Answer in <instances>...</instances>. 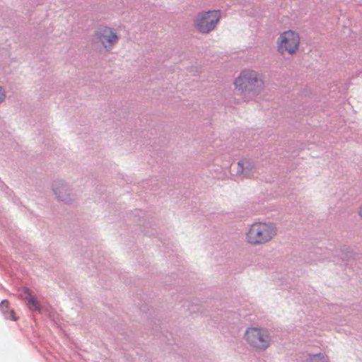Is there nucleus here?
<instances>
[{
  "label": "nucleus",
  "mask_w": 362,
  "mask_h": 362,
  "mask_svg": "<svg viewBox=\"0 0 362 362\" xmlns=\"http://www.w3.org/2000/svg\"><path fill=\"white\" fill-rule=\"evenodd\" d=\"M234 86L245 102H259L262 100L265 82L259 72L252 69H245L235 78Z\"/></svg>",
  "instance_id": "nucleus-1"
},
{
  "label": "nucleus",
  "mask_w": 362,
  "mask_h": 362,
  "mask_svg": "<svg viewBox=\"0 0 362 362\" xmlns=\"http://www.w3.org/2000/svg\"><path fill=\"white\" fill-rule=\"evenodd\" d=\"M95 38L100 42L106 50H110L117 43L119 36L109 27L98 28L94 34Z\"/></svg>",
  "instance_id": "nucleus-6"
},
{
  "label": "nucleus",
  "mask_w": 362,
  "mask_h": 362,
  "mask_svg": "<svg viewBox=\"0 0 362 362\" xmlns=\"http://www.w3.org/2000/svg\"><path fill=\"white\" fill-rule=\"evenodd\" d=\"M4 98H5V93H4V90H2V88L0 87V103L4 100Z\"/></svg>",
  "instance_id": "nucleus-12"
},
{
  "label": "nucleus",
  "mask_w": 362,
  "mask_h": 362,
  "mask_svg": "<svg viewBox=\"0 0 362 362\" xmlns=\"http://www.w3.org/2000/svg\"><path fill=\"white\" fill-rule=\"evenodd\" d=\"M358 214L359 216L362 218V204L361 205V206L359 207V209H358Z\"/></svg>",
  "instance_id": "nucleus-13"
},
{
  "label": "nucleus",
  "mask_w": 362,
  "mask_h": 362,
  "mask_svg": "<svg viewBox=\"0 0 362 362\" xmlns=\"http://www.w3.org/2000/svg\"><path fill=\"white\" fill-rule=\"evenodd\" d=\"M5 317L7 319H11L14 321L17 320V319H18V317H16L13 310L7 311V313H5Z\"/></svg>",
  "instance_id": "nucleus-11"
},
{
  "label": "nucleus",
  "mask_w": 362,
  "mask_h": 362,
  "mask_svg": "<svg viewBox=\"0 0 362 362\" xmlns=\"http://www.w3.org/2000/svg\"><path fill=\"white\" fill-rule=\"evenodd\" d=\"M300 42V37L298 33L292 30H286L277 38V52L281 55H293L299 49Z\"/></svg>",
  "instance_id": "nucleus-3"
},
{
  "label": "nucleus",
  "mask_w": 362,
  "mask_h": 362,
  "mask_svg": "<svg viewBox=\"0 0 362 362\" xmlns=\"http://www.w3.org/2000/svg\"><path fill=\"white\" fill-rule=\"evenodd\" d=\"M245 338L252 347L260 350L267 349L271 341L268 332L257 327L248 328L245 332Z\"/></svg>",
  "instance_id": "nucleus-5"
},
{
  "label": "nucleus",
  "mask_w": 362,
  "mask_h": 362,
  "mask_svg": "<svg viewBox=\"0 0 362 362\" xmlns=\"http://www.w3.org/2000/svg\"><path fill=\"white\" fill-rule=\"evenodd\" d=\"M309 362H328V359L325 355L322 354H318L310 355L309 358Z\"/></svg>",
  "instance_id": "nucleus-9"
},
{
  "label": "nucleus",
  "mask_w": 362,
  "mask_h": 362,
  "mask_svg": "<svg viewBox=\"0 0 362 362\" xmlns=\"http://www.w3.org/2000/svg\"><path fill=\"white\" fill-rule=\"evenodd\" d=\"M19 291L21 297L28 300V307L30 310H40V304L29 288L23 287Z\"/></svg>",
  "instance_id": "nucleus-7"
},
{
  "label": "nucleus",
  "mask_w": 362,
  "mask_h": 362,
  "mask_svg": "<svg viewBox=\"0 0 362 362\" xmlns=\"http://www.w3.org/2000/svg\"><path fill=\"white\" fill-rule=\"evenodd\" d=\"M221 19V11L214 10L199 13L194 20V28L201 33L214 30Z\"/></svg>",
  "instance_id": "nucleus-4"
},
{
  "label": "nucleus",
  "mask_w": 362,
  "mask_h": 362,
  "mask_svg": "<svg viewBox=\"0 0 362 362\" xmlns=\"http://www.w3.org/2000/svg\"><path fill=\"white\" fill-rule=\"evenodd\" d=\"M9 308V302L6 300H4L0 303V310L5 314L8 311Z\"/></svg>",
  "instance_id": "nucleus-10"
},
{
  "label": "nucleus",
  "mask_w": 362,
  "mask_h": 362,
  "mask_svg": "<svg viewBox=\"0 0 362 362\" xmlns=\"http://www.w3.org/2000/svg\"><path fill=\"white\" fill-rule=\"evenodd\" d=\"M277 233L276 226L271 223H253L245 233V241L252 245L265 244L272 240Z\"/></svg>",
  "instance_id": "nucleus-2"
},
{
  "label": "nucleus",
  "mask_w": 362,
  "mask_h": 362,
  "mask_svg": "<svg viewBox=\"0 0 362 362\" xmlns=\"http://www.w3.org/2000/svg\"><path fill=\"white\" fill-rule=\"evenodd\" d=\"M238 165L241 168L242 173L247 177H253L256 173L255 165L249 160L239 161Z\"/></svg>",
  "instance_id": "nucleus-8"
}]
</instances>
